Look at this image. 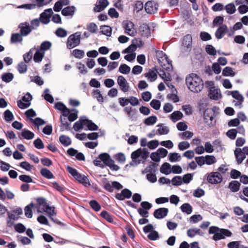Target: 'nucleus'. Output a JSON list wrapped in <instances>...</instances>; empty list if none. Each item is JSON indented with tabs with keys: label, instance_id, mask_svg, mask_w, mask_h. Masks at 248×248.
Returning <instances> with one entry per match:
<instances>
[{
	"label": "nucleus",
	"instance_id": "obj_1",
	"mask_svg": "<svg viewBox=\"0 0 248 248\" xmlns=\"http://www.w3.org/2000/svg\"><path fill=\"white\" fill-rule=\"evenodd\" d=\"M186 82L188 89L193 93L201 92L203 87V82L202 78L194 73L186 78Z\"/></svg>",
	"mask_w": 248,
	"mask_h": 248
},
{
	"label": "nucleus",
	"instance_id": "obj_2",
	"mask_svg": "<svg viewBox=\"0 0 248 248\" xmlns=\"http://www.w3.org/2000/svg\"><path fill=\"white\" fill-rule=\"evenodd\" d=\"M209 234H214L212 239L217 241L224 239L226 237H231L232 235V232L228 229L219 228L218 227L211 226L208 230Z\"/></svg>",
	"mask_w": 248,
	"mask_h": 248
},
{
	"label": "nucleus",
	"instance_id": "obj_3",
	"mask_svg": "<svg viewBox=\"0 0 248 248\" xmlns=\"http://www.w3.org/2000/svg\"><path fill=\"white\" fill-rule=\"evenodd\" d=\"M149 152L145 148H139L131 154L132 161L130 165L136 166L144 162L149 156Z\"/></svg>",
	"mask_w": 248,
	"mask_h": 248
},
{
	"label": "nucleus",
	"instance_id": "obj_4",
	"mask_svg": "<svg viewBox=\"0 0 248 248\" xmlns=\"http://www.w3.org/2000/svg\"><path fill=\"white\" fill-rule=\"evenodd\" d=\"M156 56L159 64L164 69L169 71L172 70L171 61L169 60L165 53L162 51L157 50L156 51Z\"/></svg>",
	"mask_w": 248,
	"mask_h": 248
},
{
	"label": "nucleus",
	"instance_id": "obj_5",
	"mask_svg": "<svg viewBox=\"0 0 248 248\" xmlns=\"http://www.w3.org/2000/svg\"><path fill=\"white\" fill-rule=\"evenodd\" d=\"M81 32H76L70 35L67 41L66 46L68 49H72L78 46L80 43Z\"/></svg>",
	"mask_w": 248,
	"mask_h": 248
},
{
	"label": "nucleus",
	"instance_id": "obj_6",
	"mask_svg": "<svg viewBox=\"0 0 248 248\" xmlns=\"http://www.w3.org/2000/svg\"><path fill=\"white\" fill-rule=\"evenodd\" d=\"M99 158L103 162V164H105L107 166L109 167V168L115 171H117L119 170L120 167L115 164L114 161L111 158L110 155L107 153H102L99 155Z\"/></svg>",
	"mask_w": 248,
	"mask_h": 248
},
{
	"label": "nucleus",
	"instance_id": "obj_7",
	"mask_svg": "<svg viewBox=\"0 0 248 248\" xmlns=\"http://www.w3.org/2000/svg\"><path fill=\"white\" fill-rule=\"evenodd\" d=\"M122 27L124 30V32L130 36H134L137 33L135 25L130 20L123 21L122 22Z\"/></svg>",
	"mask_w": 248,
	"mask_h": 248
},
{
	"label": "nucleus",
	"instance_id": "obj_8",
	"mask_svg": "<svg viewBox=\"0 0 248 248\" xmlns=\"http://www.w3.org/2000/svg\"><path fill=\"white\" fill-rule=\"evenodd\" d=\"M207 180L208 183L216 185L219 184L222 181L223 177L218 171L212 172L208 174Z\"/></svg>",
	"mask_w": 248,
	"mask_h": 248
},
{
	"label": "nucleus",
	"instance_id": "obj_9",
	"mask_svg": "<svg viewBox=\"0 0 248 248\" xmlns=\"http://www.w3.org/2000/svg\"><path fill=\"white\" fill-rule=\"evenodd\" d=\"M32 96L29 93H27L21 100L17 101V106L21 109H25L31 105V101L32 100Z\"/></svg>",
	"mask_w": 248,
	"mask_h": 248
},
{
	"label": "nucleus",
	"instance_id": "obj_10",
	"mask_svg": "<svg viewBox=\"0 0 248 248\" xmlns=\"http://www.w3.org/2000/svg\"><path fill=\"white\" fill-rule=\"evenodd\" d=\"M214 115V112L212 108H207L204 111V121L207 125L211 126L212 125Z\"/></svg>",
	"mask_w": 248,
	"mask_h": 248
},
{
	"label": "nucleus",
	"instance_id": "obj_11",
	"mask_svg": "<svg viewBox=\"0 0 248 248\" xmlns=\"http://www.w3.org/2000/svg\"><path fill=\"white\" fill-rule=\"evenodd\" d=\"M117 83L120 90L124 93L128 92L129 90V83L125 78L122 76H119L117 78Z\"/></svg>",
	"mask_w": 248,
	"mask_h": 248
},
{
	"label": "nucleus",
	"instance_id": "obj_12",
	"mask_svg": "<svg viewBox=\"0 0 248 248\" xmlns=\"http://www.w3.org/2000/svg\"><path fill=\"white\" fill-rule=\"evenodd\" d=\"M53 14L51 8L47 9L41 14L39 17L40 22L44 24H47L50 22V17Z\"/></svg>",
	"mask_w": 248,
	"mask_h": 248
},
{
	"label": "nucleus",
	"instance_id": "obj_13",
	"mask_svg": "<svg viewBox=\"0 0 248 248\" xmlns=\"http://www.w3.org/2000/svg\"><path fill=\"white\" fill-rule=\"evenodd\" d=\"M144 8L147 13L152 14L157 11L158 5L154 1H148L145 3Z\"/></svg>",
	"mask_w": 248,
	"mask_h": 248
},
{
	"label": "nucleus",
	"instance_id": "obj_14",
	"mask_svg": "<svg viewBox=\"0 0 248 248\" xmlns=\"http://www.w3.org/2000/svg\"><path fill=\"white\" fill-rule=\"evenodd\" d=\"M18 28L20 29V32L22 36H27L31 31L32 29L28 22L20 23Z\"/></svg>",
	"mask_w": 248,
	"mask_h": 248
},
{
	"label": "nucleus",
	"instance_id": "obj_15",
	"mask_svg": "<svg viewBox=\"0 0 248 248\" xmlns=\"http://www.w3.org/2000/svg\"><path fill=\"white\" fill-rule=\"evenodd\" d=\"M228 29L225 24H222L219 26L218 28L216 31L215 36L218 39H221L223 37L226 33L228 32Z\"/></svg>",
	"mask_w": 248,
	"mask_h": 248
},
{
	"label": "nucleus",
	"instance_id": "obj_16",
	"mask_svg": "<svg viewBox=\"0 0 248 248\" xmlns=\"http://www.w3.org/2000/svg\"><path fill=\"white\" fill-rule=\"evenodd\" d=\"M168 211V208H160L154 211V216L156 218L161 219L167 216Z\"/></svg>",
	"mask_w": 248,
	"mask_h": 248
},
{
	"label": "nucleus",
	"instance_id": "obj_17",
	"mask_svg": "<svg viewBox=\"0 0 248 248\" xmlns=\"http://www.w3.org/2000/svg\"><path fill=\"white\" fill-rule=\"evenodd\" d=\"M132 195V192L128 189L125 188L122 190L120 193H117L115 197L117 199L123 201L124 199H129Z\"/></svg>",
	"mask_w": 248,
	"mask_h": 248
},
{
	"label": "nucleus",
	"instance_id": "obj_18",
	"mask_svg": "<svg viewBox=\"0 0 248 248\" xmlns=\"http://www.w3.org/2000/svg\"><path fill=\"white\" fill-rule=\"evenodd\" d=\"M208 96L210 99L215 100L219 99L222 96L220 90L216 88L210 90Z\"/></svg>",
	"mask_w": 248,
	"mask_h": 248
},
{
	"label": "nucleus",
	"instance_id": "obj_19",
	"mask_svg": "<svg viewBox=\"0 0 248 248\" xmlns=\"http://www.w3.org/2000/svg\"><path fill=\"white\" fill-rule=\"evenodd\" d=\"M158 71L156 69H149L148 72L144 74V76L151 82L155 81L157 77Z\"/></svg>",
	"mask_w": 248,
	"mask_h": 248
},
{
	"label": "nucleus",
	"instance_id": "obj_20",
	"mask_svg": "<svg viewBox=\"0 0 248 248\" xmlns=\"http://www.w3.org/2000/svg\"><path fill=\"white\" fill-rule=\"evenodd\" d=\"M234 155L238 164H240L246 158V155L242 152L241 148H236L234 151Z\"/></svg>",
	"mask_w": 248,
	"mask_h": 248
},
{
	"label": "nucleus",
	"instance_id": "obj_21",
	"mask_svg": "<svg viewBox=\"0 0 248 248\" xmlns=\"http://www.w3.org/2000/svg\"><path fill=\"white\" fill-rule=\"evenodd\" d=\"M75 178L85 186H88L91 185L88 177L84 175H82L79 172Z\"/></svg>",
	"mask_w": 248,
	"mask_h": 248
},
{
	"label": "nucleus",
	"instance_id": "obj_22",
	"mask_svg": "<svg viewBox=\"0 0 248 248\" xmlns=\"http://www.w3.org/2000/svg\"><path fill=\"white\" fill-rule=\"evenodd\" d=\"M204 233L200 229L197 228H191L187 230V235L190 238H193L196 235L202 236Z\"/></svg>",
	"mask_w": 248,
	"mask_h": 248
},
{
	"label": "nucleus",
	"instance_id": "obj_23",
	"mask_svg": "<svg viewBox=\"0 0 248 248\" xmlns=\"http://www.w3.org/2000/svg\"><path fill=\"white\" fill-rule=\"evenodd\" d=\"M192 36L190 34H187L184 37L183 45L187 48V51H189L192 45Z\"/></svg>",
	"mask_w": 248,
	"mask_h": 248
},
{
	"label": "nucleus",
	"instance_id": "obj_24",
	"mask_svg": "<svg viewBox=\"0 0 248 248\" xmlns=\"http://www.w3.org/2000/svg\"><path fill=\"white\" fill-rule=\"evenodd\" d=\"M85 117L80 118L79 120L77 121L73 125V128L75 131H78L83 129L84 125Z\"/></svg>",
	"mask_w": 248,
	"mask_h": 248
},
{
	"label": "nucleus",
	"instance_id": "obj_25",
	"mask_svg": "<svg viewBox=\"0 0 248 248\" xmlns=\"http://www.w3.org/2000/svg\"><path fill=\"white\" fill-rule=\"evenodd\" d=\"M84 124L85 126L87 127L88 129L91 131L97 130L98 128V127L96 124H95L92 121L88 119L86 117H85Z\"/></svg>",
	"mask_w": 248,
	"mask_h": 248
},
{
	"label": "nucleus",
	"instance_id": "obj_26",
	"mask_svg": "<svg viewBox=\"0 0 248 248\" xmlns=\"http://www.w3.org/2000/svg\"><path fill=\"white\" fill-rule=\"evenodd\" d=\"M240 186L241 184L238 181L234 180L229 183L228 187L232 192H236L239 190Z\"/></svg>",
	"mask_w": 248,
	"mask_h": 248
},
{
	"label": "nucleus",
	"instance_id": "obj_27",
	"mask_svg": "<svg viewBox=\"0 0 248 248\" xmlns=\"http://www.w3.org/2000/svg\"><path fill=\"white\" fill-rule=\"evenodd\" d=\"M75 11V7L74 6H67L62 10V14L64 16H73Z\"/></svg>",
	"mask_w": 248,
	"mask_h": 248
},
{
	"label": "nucleus",
	"instance_id": "obj_28",
	"mask_svg": "<svg viewBox=\"0 0 248 248\" xmlns=\"http://www.w3.org/2000/svg\"><path fill=\"white\" fill-rule=\"evenodd\" d=\"M38 206H37V210L38 213H41L42 210L45 208L46 205L47 204L46 202V199L42 198H38L37 199Z\"/></svg>",
	"mask_w": 248,
	"mask_h": 248
},
{
	"label": "nucleus",
	"instance_id": "obj_29",
	"mask_svg": "<svg viewBox=\"0 0 248 248\" xmlns=\"http://www.w3.org/2000/svg\"><path fill=\"white\" fill-rule=\"evenodd\" d=\"M226 93L227 95H231L236 100L244 101V100L243 95L238 91H227Z\"/></svg>",
	"mask_w": 248,
	"mask_h": 248
},
{
	"label": "nucleus",
	"instance_id": "obj_30",
	"mask_svg": "<svg viewBox=\"0 0 248 248\" xmlns=\"http://www.w3.org/2000/svg\"><path fill=\"white\" fill-rule=\"evenodd\" d=\"M54 209V206H50L47 204L42 211L46 212L49 217L52 219V217L56 215Z\"/></svg>",
	"mask_w": 248,
	"mask_h": 248
},
{
	"label": "nucleus",
	"instance_id": "obj_31",
	"mask_svg": "<svg viewBox=\"0 0 248 248\" xmlns=\"http://www.w3.org/2000/svg\"><path fill=\"white\" fill-rule=\"evenodd\" d=\"M171 166L169 163H163L160 168V172L165 175H168L171 172Z\"/></svg>",
	"mask_w": 248,
	"mask_h": 248
},
{
	"label": "nucleus",
	"instance_id": "obj_32",
	"mask_svg": "<svg viewBox=\"0 0 248 248\" xmlns=\"http://www.w3.org/2000/svg\"><path fill=\"white\" fill-rule=\"evenodd\" d=\"M21 136L24 139L30 140L34 137V134L29 130L24 129L21 133Z\"/></svg>",
	"mask_w": 248,
	"mask_h": 248
},
{
	"label": "nucleus",
	"instance_id": "obj_33",
	"mask_svg": "<svg viewBox=\"0 0 248 248\" xmlns=\"http://www.w3.org/2000/svg\"><path fill=\"white\" fill-rule=\"evenodd\" d=\"M44 56L45 52L37 49L34 55L33 60L35 62H41Z\"/></svg>",
	"mask_w": 248,
	"mask_h": 248
},
{
	"label": "nucleus",
	"instance_id": "obj_34",
	"mask_svg": "<svg viewBox=\"0 0 248 248\" xmlns=\"http://www.w3.org/2000/svg\"><path fill=\"white\" fill-rule=\"evenodd\" d=\"M183 116V113L181 111H175L170 115V119L172 122H176L181 120Z\"/></svg>",
	"mask_w": 248,
	"mask_h": 248
},
{
	"label": "nucleus",
	"instance_id": "obj_35",
	"mask_svg": "<svg viewBox=\"0 0 248 248\" xmlns=\"http://www.w3.org/2000/svg\"><path fill=\"white\" fill-rule=\"evenodd\" d=\"M108 5V0H99L98 5L95 7V10L97 12L103 11Z\"/></svg>",
	"mask_w": 248,
	"mask_h": 248
},
{
	"label": "nucleus",
	"instance_id": "obj_36",
	"mask_svg": "<svg viewBox=\"0 0 248 248\" xmlns=\"http://www.w3.org/2000/svg\"><path fill=\"white\" fill-rule=\"evenodd\" d=\"M157 126L158 127L157 130L158 135H166L169 133V128L167 126L164 125L162 124H158Z\"/></svg>",
	"mask_w": 248,
	"mask_h": 248
},
{
	"label": "nucleus",
	"instance_id": "obj_37",
	"mask_svg": "<svg viewBox=\"0 0 248 248\" xmlns=\"http://www.w3.org/2000/svg\"><path fill=\"white\" fill-rule=\"evenodd\" d=\"M40 173L43 177L48 179H52L54 177L53 173L46 168H42L40 170Z\"/></svg>",
	"mask_w": 248,
	"mask_h": 248
},
{
	"label": "nucleus",
	"instance_id": "obj_38",
	"mask_svg": "<svg viewBox=\"0 0 248 248\" xmlns=\"http://www.w3.org/2000/svg\"><path fill=\"white\" fill-rule=\"evenodd\" d=\"M22 35L21 33H12L11 37V43H16L17 42H21L23 40Z\"/></svg>",
	"mask_w": 248,
	"mask_h": 248
},
{
	"label": "nucleus",
	"instance_id": "obj_39",
	"mask_svg": "<svg viewBox=\"0 0 248 248\" xmlns=\"http://www.w3.org/2000/svg\"><path fill=\"white\" fill-rule=\"evenodd\" d=\"M181 211L187 215L190 214L192 212V207L188 203H185L180 207Z\"/></svg>",
	"mask_w": 248,
	"mask_h": 248
},
{
	"label": "nucleus",
	"instance_id": "obj_40",
	"mask_svg": "<svg viewBox=\"0 0 248 248\" xmlns=\"http://www.w3.org/2000/svg\"><path fill=\"white\" fill-rule=\"evenodd\" d=\"M34 205L33 203H31L26 206L24 209L25 215L28 218H31L32 217V209L33 208Z\"/></svg>",
	"mask_w": 248,
	"mask_h": 248
},
{
	"label": "nucleus",
	"instance_id": "obj_41",
	"mask_svg": "<svg viewBox=\"0 0 248 248\" xmlns=\"http://www.w3.org/2000/svg\"><path fill=\"white\" fill-rule=\"evenodd\" d=\"M35 50V47L31 48L29 52L23 55V59L24 62L28 63L32 59L34 51Z\"/></svg>",
	"mask_w": 248,
	"mask_h": 248
},
{
	"label": "nucleus",
	"instance_id": "obj_42",
	"mask_svg": "<svg viewBox=\"0 0 248 248\" xmlns=\"http://www.w3.org/2000/svg\"><path fill=\"white\" fill-rule=\"evenodd\" d=\"M140 31L143 36L148 37L150 34V29L146 24H143L140 27Z\"/></svg>",
	"mask_w": 248,
	"mask_h": 248
},
{
	"label": "nucleus",
	"instance_id": "obj_43",
	"mask_svg": "<svg viewBox=\"0 0 248 248\" xmlns=\"http://www.w3.org/2000/svg\"><path fill=\"white\" fill-rule=\"evenodd\" d=\"M72 55L77 59H81L84 57L85 52L83 50L75 49L73 50Z\"/></svg>",
	"mask_w": 248,
	"mask_h": 248
},
{
	"label": "nucleus",
	"instance_id": "obj_44",
	"mask_svg": "<svg viewBox=\"0 0 248 248\" xmlns=\"http://www.w3.org/2000/svg\"><path fill=\"white\" fill-rule=\"evenodd\" d=\"M168 157L170 161L171 162L180 161L181 159V155L177 153H170L169 154Z\"/></svg>",
	"mask_w": 248,
	"mask_h": 248
},
{
	"label": "nucleus",
	"instance_id": "obj_45",
	"mask_svg": "<svg viewBox=\"0 0 248 248\" xmlns=\"http://www.w3.org/2000/svg\"><path fill=\"white\" fill-rule=\"evenodd\" d=\"M225 9L226 12L230 15H232L236 12V7L234 3H230L227 4L225 6Z\"/></svg>",
	"mask_w": 248,
	"mask_h": 248
},
{
	"label": "nucleus",
	"instance_id": "obj_46",
	"mask_svg": "<svg viewBox=\"0 0 248 248\" xmlns=\"http://www.w3.org/2000/svg\"><path fill=\"white\" fill-rule=\"evenodd\" d=\"M13 78L14 75L11 73H6L1 75L2 81L6 83H9L11 81Z\"/></svg>",
	"mask_w": 248,
	"mask_h": 248
},
{
	"label": "nucleus",
	"instance_id": "obj_47",
	"mask_svg": "<svg viewBox=\"0 0 248 248\" xmlns=\"http://www.w3.org/2000/svg\"><path fill=\"white\" fill-rule=\"evenodd\" d=\"M59 140L61 143L65 146H67L71 143V139L66 136H61L59 138Z\"/></svg>",
	"mask_w": 248,
	"mask_h": 248
},
{
	"label": "nucleus",
	"instance_id": "obj_48",
	"mask_svg": "<svg viewBox=\"0 0 248 248\" xmlns=\"http://www.w3.org/2000/svg\"><path fill=\"white\" fill-rule=\"evenodd\" d=\"M222 75L226 77H233L235 75L234 72L233 71L232 68L231 67H226L222 71Z\"/></svg>",
	"mask_w": 248,
	"mask_h": 248
},
{
	"label": "nucleus",
	"instance_id": "obj_49",
	"mask_svg": "<svg viewBox=\"0 0 248 248\" xmlns=\"http://www.w3.org/2000/svg\"><path fill=\"white\" fill-rule=\"evenodd\" d=\"M157 121V117L155 116H151L146 118L144 121V123L147 125L154 124Z\"/></svg>",
	"mask_w": 248,
	"mask_h": 248
},
{
	"label": "nucleus",
	"instance_id": "obj_50",
	"mask_svg": "<svg viewBox=\"0 0 248 248\" xmlns=\"http://www.w3.org/2000/svg\"><path fill=\"white\" fill-rule=\"evenodd\" d=\"M193 136V133L189 131H186L179 134V136L182 140L189 139Z\"/></svg>",
	"mask_w": 248,
	"mask_h": 248
},
{
	"label": "nucleus",
	"instance_id": "obj_51",
	"mask_svg": "<svg viewBox=\"0 0 248 248\" xmlns=\"http://www.w3.org/2000/svg\"><path fill=\"white\" fill-rule=\"evenodd\" d=\"M78 110L76 109H73L71 110L68 119L70 122H73L78 118Z\"/></svg>",
	"mask_w": 248,
	"mask_h": 248
},
{
	"label": "nucleus",
	"instance_id": "obj_52",
	"mask_svg": "<svg viewBox=\"0 0 248 248\" xmlns=\"http://www.w3.org/2000/svg\"><path fill=\"white\" fill-rule=\"evenodd\" d=\"M49 92V89H47V88L46 89L44 90L45 94L44 95H43V96H44V99L46 101L49 102L50 103H52L54 102V99H53V96L51 94L48 93Z\"/></svg>",
	"mask_w": 248,
	"mask_h": 248
},
{
	"label": "nucleus",
	"instance_id": "obj_53",
	"mask_svg": "<svg viewBox=\"0 0 248 248\" xmlns=\"http://www.w3.org/2000/svg\"><path fill=\"white\" fill-rule=\"evenodd\" d=\"M130 67L125 64H121L119 68V71L123 74H127L130 71Z\"/></svg>",
	"mask_w": 248,
	"mask_h": 248
},
{
	"label": "nucleus",
	"instance_id": "obj_54",
	"mask_svg": "<svg viewBox=\"0 0 248 248\" xmlns=\"http://www.w3.org/2000/svg\"><path fill=\"white\" fill-rule=\"evenodd\" d=\"M55 34L58 37L63 38L67 36V32L65 29L59 28L55 31Z\"/></svg>",
	"mask_w": 248,
	"mask_h": 248
},
{
	"label": "nucleus",
	"instance_id": "obj_55",
	"mask_svg": "<svg viewBox=\"0 0 248 248\" xmlns=\"http://www.w3.org/2000/svg\"><path fill=\"white\" fill-rule=\"evenodd\" d=\"M173 186H178L183 184L182 177L180 176H175L171 180Z\"/></svg>",
	"mask_w": 248,
	"mask_h": 248
},
{
	"label": "nucleus",
	"instance_id": "obj_56",
	"mask_svg": "<svg viewBox=\"0 0 248 248\" xmlns=\"http://www.w3.org/2000/svg\"><path fill=\"white\" fill-rule=\"evenodd\" d=\"M25 62H20L17 65V69L18 72L21 73H25L27 70V65Z\"/></svg>",
	"mask_w": 248,
	"mask_h": 248
},
{
	"label": "nucleus",
	"instance_id": "obj_57",
	"mask_svg": "<svg viewBox=\"0 0 248 248\" xmlns=\"http://www.w3.org/2000/svg\"><path fill=\"white\" fill-rule=\"evenodd\" d=\"M51 46V43L49 41H44L42 42L40 46V49L41 51L45 52L48 50Z\"/></svg>",
	"mask_w": 248,
	"mask_h": 248
},
{
	"label": "nucleus",
	"instance_id": "obj_58",
	"mask_svg": "<svg viewBox=\"0 0 248 248\" xmlns=\"http://www.w3.org/2000/svg\"><path fill=\"white\" fill-rule=\"evenodd\" d=\"M104 185V188L109 192H112L113 190L112 184H110L108 180L105 178L103 181Z\"/></svg>",
	"mask_w": 248,
	"mask_h": 248
},
{
	"label": "nucleus",
	"instance_id": "obj_59",
	"mask_svg": "<svg viewBox=\"0 0 248 248\" xmlns=\"http://www.w3.org/2000/svg\"><path fill=\"white\" fill-rule=\"evenodd\" d=\"M102 34L109 36L111 33V28L108 26H103L101 27Z\"/></svg>",
	"mask_w": 248,
	"mask_h": 248
},
{
	"label": "nucleus",
	"instance_id": "obj_60",
	"mask_svg": "<svg viewBox=\"0 0 248 248\" xmlns=\"http://www.w3.org/2000/svg\"><path fill=\"white\" fill-rule=\"evenodd\" d=\"M87 29L92 33H94L98 30L97 25L94 23H90L87 25Z\"/></svg>",
	"mask_w": 248,
	"mask_h": 248
},
{
	"label": "nucleus",
	"instance_id": "obj_61",
	"mask_svg": "<svg viewBox=\"0 0 248 248\" xmlns=\"http://www.w3.org/2000/svg\"><path fill=\"white\" fill-rule=\"evenodd\" d=\"M4 119L6 122L12 121L14 118V115L10 110L7 109L4 113Z\"/></svg>",
	"mask_w": 248,
	"mask_h": 248
},
{
	"label": "nucleus",
	"instance_id": "obj_62",
	"mask_svg": "<svg viewBox=\"0 0 248 248\" xmlns=\"http://www.w3.org/2000/svg\"><path fill=\"white\" fill-rule=\"evenodd\" d=\"M224 18L223 16H217L213 20V24L214 26H217L218 25H222L223 24Z\"/></svg>",
	"mask_w": 248,
	"mask_h": 248
},
{
	"label": "nucleus",
	"instance_id": "obj_63",
	"mask_svg": "<svg viewBox=\"0 0 248 248\" xmlns=\"http://www.w3.org/2000/svg\"><path fill=\"white\" fill-rule=\"evenodd\" d=\"M150 106L155 110H158L161 106L160 101L156 99L152 100L150 102Z\"/></svg>",
	"mask_w": 248,
	"mask_h": 248
},
{
	"label": "nucleus",
	"instance_id": "obj_64",
	"mask_svg": "<svg viewBox=\"0 0 248 248\" xmlns=\"http://www.w3.org/2000/svg\"><path fill=\"white\" fill-rule=\"evenodd\" d=\"M242 245H240V241H232L227 244L228 248H241Z\"/></svg>",
	"mask_w": 248,
	"mask_h": 248
}]
</instances>
